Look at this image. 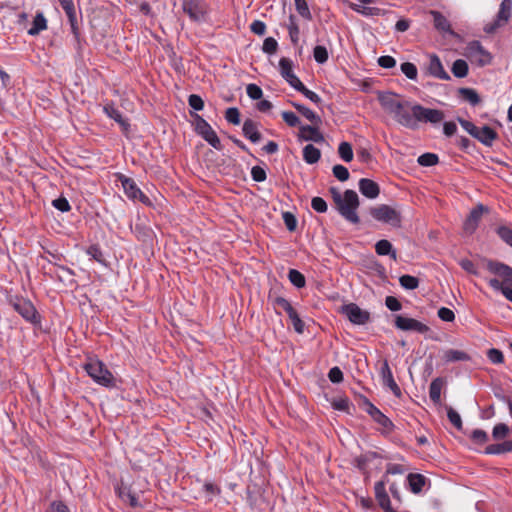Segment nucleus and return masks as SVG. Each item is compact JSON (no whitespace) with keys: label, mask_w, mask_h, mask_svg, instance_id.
<instances>
[{"label":"nucleus","mask_w":512,"mask_h":512,"mask_svg":"<svg viewBox=\"0 0 512 512\" xmlns=\"http://www.w3.org/2000/svg\"><path fill=\"white\" fill-rule=\"evenodd\" d=\"M465 55L471 62L479 66H485L491 62V55L487 52L479 41L470 42L465 50Z\"/></svg>","instance_id":"0eeeda50"},{"label":"nucleus","mask_w":512,"mask_h":512,"mask_svg":"<svg viewBox=\"0 0 512 512\" xmlns=\"http://www.w3.org/2000/svg\"><path fill=\"white\" fill-rule=\"evenodd\" d=\"M288 278L290 282L297 288H302L305 286V277L298 270H289Z\"/></svg>","instance_id":"ea45409f"},{"label":"nucleus","mask_w":512,"mask_h":512,"mask_svg":"<svg viewBox=\"0 0 512 512\" xmlns=\"http://www.w3.org/2000/svg\"><path fill=\"white\" fill-rule=\"evenodd\" d=\"M430 14L433 18V23L437 30L445 33H453L451 30L450 22L443 14L435 10L430 11Z\"/></svg>","instance_id":"412c9836"},{"label":"nucleus","mask_w":512,"mask_h":512,"mask_svg":"<svg viewBox=\"0 0 512 512\" xmlns=\"http://www.w3.org/2000/svg\"><path fill=\"white\" fill-rule=\"evenodd\" d=\"M509 433V427L504 423H499L494 426L492 436L496 440L505 438Z\"/></svg>","instance_id":"a18cd8bd"},{"label":"nucleus","mask_w":512,"mask_h":512,"mask_svg":"<svg viewBox=\"0 0 512 512\" xmlns=\"http://www.w3.org/2000/svg\"><path fill=\"white\" fill-rule=\"evenodd\" d=\"M375 251L378 255H381V256L390 255L391 258L394 260H396V258H397V253L393 249L392 244L388 240H385V239L379 240L375 244Z\"/></svg>","instance_id":"c85d7f7f"},{"label":"nucleus","mask_w":512,"mask_h":512,"mask_svg":"<svg viewBox=\"0 0 512 512\" xmlns=\"http://www.w3.org/2000/svg\"><path fill=\"white\" fill-rule=\"evenodd\" d=\"M401 71L408 79L415 80L417 78V67L411 62L402 63Z\"/></svg>","instance_id":"37998d69"},{"label":"nucleus","mask_w":512,"mask_h":512,"mask_svg":"<svg viewBox=\"0 0 512 512\" xmlns=\"http://www.w3.org/2000/svg\"><path fill=\"white\" fill-rule=\"evenodd\" d=\"M313 56L316 62L323 64L328 60V51L326 47L318 45L314 48Z\"/></svg>","instance_id":"49530a36"},{"label":"nucleus","mask_w":512,"mask_h":512,"mask_svg":"<svg viewBox=\"0 0 512 512\" xmlns=\"http://www.w3.org/2000/svg\"><path fill=\"white\" fill-rule=\"evenodd\" d=\"M447 416L449 421L458 429L462 427V420L458 412L452 408H448Z\"/></svg>","instance_id":"13d9d810"},{"label":"nucleus","mask_w":512,"mask_h":512,"mask_svg":"<svg viewBox=\"0 0 512 512\" xmlns=\"http://www.w3.org/2000/svg\"><path fill=\"white\" fill-rule=\"evenodd\" d=\"M333 175L339 180V181H346L349 178V171L348 169L343 165H335L333 167Z\"/></svg>","instance_id":"09e8293b"},{"label":"nucleus","mask_w":512,"mask_h":512,"mask_svg":"<svg viewBox=\"0 0 512 512\" xmlns=\"http://www.w3.org/2000/svg\"><path fill=\"white\" fill-rule=\"evenodd\" d=\"M417 162L424 167L434 166L438 163V156L433 153H424L418 157Z\"/></svg>","instance_id":"79ce46f5"},{"label":"nucleus","mask_w":512,"mask_h":512,"mask_svg":"<svg viewBox=\"0 0 512 512\" xmlns=\"http://www.w3.org/2000/svg\"><path fill=\"white\" fill-rule=\"evenodd\" d=\"M284 223L289 231H294L296 229L297 220L295 216L290 212L283 213Z\"/></svg>","instance_id":"680f3d73"},{"label":"nucleus","mask_w":512,"mask_h":512,"mask_svg":"<svg viewBox=\"0 0 512 512\" xmlns=\"http://www.w3.org/2000/svg\"><path fill=\"white\" fill-rule=\"evenodd\" d=\"M378 100L382 108L392 114L400 125L415 129V119L412 118V112L407 110L408 102L401 101L400 96L392 92L379 93Z\"/></svg>","instance_id":"f257e3e1"},{"label":"nucleus","mask_w":512,"mask_h":512,"mask_svg":"<svg viewBox=\"0 0 512 512\" xmlns=\"http://www.w3.org/2000/svg\"><path fill=\"white\" fill-rule=\"evenodd\" d=\"M338 154L345 162H350L353 159V149L350 143L341 142L338 147Z\"/></svg>","instance_id":"f704fd0d"},{"label":"nucleus","mask_w":512,"mask_h":512,"mask_svg":"<svg viewBox=\"0 0 512 512\" xmlns=\"http://www.w3.org/2000/svg\"><path fill=\"white\" fill-rule=\"evenodd\" d=\"M104 112L108 117L114 119L117 123H119L123 131H128L129 123L123 118L122 114L118 109H116L112 105H106L104 107Z\"/></svg>","instance_id":"a878e982"},{"label":"nucleus","mask_w":512,"mask_h":512,"mask_svg":"<svg viewBox=\"0 0 512 512\" xmlns=\"http://www.w3.org/2000/svg\"><path fill=\"white\" fill-rule=\"evenodd\" d=\"M369 415L381 426L384 428H390L392 426V422L388 417H386L377 407L370 404L368 408Z\"/></svg>","instance_id":"cd10ccee"},{"label":"nucleus","mask_w":512,"mask_h":512,"mask_svg":"<svg viewBox=\"0 0 512 512\" xmlns=\"http://www.w3.org/2000/svg\"><path fill=\"white\" fill-rule=\"evenodd\" d=\"M277 46V41L272 37H268L264 40L262 49L265 53L272 54L276 51Z\"/></svg>","instance_id":"052dcab7"},{"label":"nucleus","mask_w":512,"mask_h":512,"mask_svg":"<svg viewBox=\"0 0 512 512\" xmlns=\"http://www.w3.org/2000/svg\"><path fill=\"white\" fill-rule=\"evenodd\" d=\"M243 134L251 142L257 143L260 141V133L258 132L256 124L252 120H246L243 123Z\"/></svg>","instance_id":"393cba45"},{"label":"nucleus","mask_w":512,"mask_h":512,"mask_svg":"<svg viewBox=\"0 0 512 512\" xmlns=\"http://www.w3.org/2000/svg\"><path fill=\"white\" fill-rule=\"evenodd\" d=\"M475 138L483 144L490 146L496 138V132L488 126H482L479 128Z\"/></svg>","instance_id":"bb28decb"},{"label":"nucleus","mask_w":512,"mask_h":512,"mask_svg":"<svg viewBox=\"0 0 512 512\" xmlns=\"http://www.w3.org/2000/svg\"><path fill=\"white\" fill-rule=\"evenodd\" d=\"M341 312L348 318V320L355 325H365L370 320V313L361 309L355 303H349L341 308Z\"/></svg>","instance_id":"6e6552de"},{"label":"nucleus","mask_w":512,"mask_h":512,"mask_svg":"<svg viewBox=\"0 0 512 512\" xmlns=\"http://www.w3.org/2000/svg\"><path fill=\"white\" fill-rule=\"evenodd\" d=\"M52 205L61 212H67L71 209L68 200L64 197L54 199Z\"/></svg>","instance_id":"4d7b16f0"},{"label":"nucleus","mask_w":512,"mask_h":512,"mask_svg":"<svg viewBox=\"0 0 512 512\" xmlns=\"http://www.w3.org/2000/svg\"><path fill=\"white\" fill-rule=\"evenodd\" d=\"M410 490L417 494L420 493L425 485V477L421 474H409L407 477Z\"/></svg>","instance_id":"7c9ffc66"},{"label":"nucleus","mask_w":512,"mask_h":512,"mask_svg":"<svg viewBox=\"0 0 512 512\" xmlns=\"http://www.w3.org/2000/svg\"><path fill=\"white\" fill-rule=\"evenodd\" d=\"M182 8L193 21L200 22L205 19L207 8L202 0H183Z\"/></svg>","instance_id":"9d476101"},{"label":"nucleus","mask_w":512,"mask_h":512,"mask_svg":"<svg viewBox=\"0 0 512 512\" xmlns=\"http://www.w3.org/2000/svg\"><path fill=\"white\" fill-rule=\"evenodd\" d=\"M246 92L247 95L253 100H258L263 95L262 89L256 84L247 85Z\"/></svg>","instance_id":"864d4df0"},{"label":"nucleus","mask_w":512,"mask_h":512,"mask_svg":"<svg viewBox=\"0 0 512 512\" xmlns=\"http://www.w3.org/2000/svg\"><path fill=\"white\" fill-rule=\"evenodd\" d=\"M299 139L304 141H313L315 143L324 142V136L318 128L309 125L300 126Z\"/></svg>","instance_id":"dca6fc26"},{"label":"nucleus","mask_w":512,"mask_h":512,"mask_svg":"<svg viewBox=\"0 0 512 512\" xmlns=\"http://www.w3.org/2000/svg\"><path fill=\"white\" fill-rule=\"evenodd\" d=\"M381 378L383 381V384L390 388V390L394 393L396 396H400L401 391L397 383L395 382L393 378L392 371L387 363L385 361L383 363V366L381 367Z\"/></svg>","instance_id":"f3484780"},{"label":"nucleus","mask_w":512,"mask_h":512,"mask_svg":"<svg viewBox=\"0 0 512 512\" xmlns=\"http://www.w3.org/2000/svg\"><path fill=\"white\" fill-rule=\"evenodd\" d=\"M400 285L407 290L416 289L419 285V280L411 275H403L399 278Z\"/></svg>","instance_id":"a19ab883"},{"label":"nucleus","mask_w":512,"mask_h":512,"mask_svg":"<svg viewBox=\"0 0 512 512\" xmlns=\"http://www.w3.org/2000/svg\"><path fill=\"white\" fill-rule=\"evenodd\" d=\"M488 268L491 272L503 277L505 283H507L512 275V268L500 262H490Z\"/></svg>","instance_id":"b1692460"},{"label":"nucleus","mask_w":512,"mask_h":512,"mask_svg":"<svg viewBox=\"0 0 512 512\" xmlns=\"http://www.w3.org/2000/svg\"><path fill=\"white\" fill-rule=\"evenodd\" d=\"M395 326L403 331H417L420 333L428 331V327L422 322L401 315L396 316Z\"/></svg>","instance_id":"f8f14e48"},{"label":"nucleus","mask_w":512,"mask_h":512,"mask_svg":"<svg viewBox=\"0 0 512 512\" xmlns=\"http://www.w3.org/2000/svg\"><path fill=\"white\" fill-rule=\"evenodd\" d=\"M438 317L443 321L451 322L454 320L455 314L451 309L442 307L438 310Z\"/></svg>","instance_id":"0e129e2a"},{"label":"nucleus","mask_w":512,"mask_h":512,"mask_svg":"<svg viewBox=\"0 0 512 512\" xmlns=\"http://www.w3.org/2000/svg\"><path fill=\"white\" fill-rule=\"evenodd\" d=\"M330 192L340 215L353 224L359 223L360 220L356 212L359 207L358 194L354 190H346L341 194L335 188H331Z\"/></svg>","instance_id":"f03ea898"},{"label":"nucleus","mask_w":512,"mask_h":512,"mask_svg":"<svg viewBox=\"0 0 512 512\" xmlns=\"http://www.w3.org/2000/svg\"><path fill=\"white\" fill-rule=\"evenodd\" d=\"M487 357L493 364H501L504 361L503 353L495 348L488 350Z\"/></svg>","instance_id":"603ef678"},{"label":"nucleus","mask_w":512,"mask_h":512,"mask_svg":"<svg viewBox=\"0 0 512 512\" xmlns=\"http://www.w3.org/2000/svg\"><path fill=\"white\" fill-rule=\"evenodd\" d=\"M121 184L128 198L138 200L146 205L151 204L149 198L137 187L136 183L132 179L122 177Z\"/></svg>","instance_id":"9b49d317"},{"label":"nucleus","mask_w":512,"mask_h":512,"mask_svg":"<svg viewBox=\"0 0 512 512\" xmlns=\"http://www.w3.org/2000/svg\"><path fill=\"white\" fill-rule=\"evenodd\" d=\"M293 107L297 109L307 120L312 122L315 125H318L321 123V118L314 113L311 109L307 108L306 106L293 102Z\"/></svg>","instance_id":"473e14b6"},{"label":"nucleus","mask_w":512,"mask_h":512,"mask_svg":"<svg viewBox=\"0 0 512 512\" xmlns=\"http://www.w3.org/2000/svg\"><path fill=\"white\" fill-rule=\"evenodd\" d=\"M311 206L318 213H324L327 211V203L321 197H314L311 201Z\"/></svg>","instance_id":"5fc2aeb1"},{"label":"nucleus","mask_w":512,"mask_h":512,"mask_svg":"<svg viewBox=\"0 0 512 512\" xmlns=\"http://www.w3.org/2000/svg\"><path fill=\"white\" fill-rule=\"evenodd\" d=\"M279 69L281 76L293 87L297 86L299 78L293 72L292 61L288 58H281L279 61Z\"/></svg>","instance_id":"4468645a"},{"label":"nucleus","mask_w":512,"mask_h":512,"mask_svg":"<svg viewBox=\"0 0 512 512\" xmlns=\"http://www.w3.org/2000/svg\"><path fill=\"white\" fill-rule=\"evenodd\" d=\"M378 64L382 68L390 69L395 67L396 60L392 56H381L378 58Z\"/></svg>","instance_id":"338daca9"},{"label":"nucleus","mask_w":512,"mask_h":512,"mask_svg":"<svg viewBox=\"0 0 512 512\" xmlns=\"http://www.w3.org/2000/svg\"><path fill=\"white\" fill-rule=\"evenodd\" d=\"M321 152L312 144H308L303 148V159L308 164H314L319 161Z\"/></svg>","instance_id":"c756f323"},{"label":"nucleus","mask_w":512,"mask_h":512,"mask_svg":"<svg viewBox=\"0 0 512 512\" xmlns=\"http://www.w3.org/2000/svg\"><path fill=\"white\" fill-rule=\"evenodd\" d=\"M14 307L26 320L34 321L36 319V310L30 301H20Z\"/></svg>","instance_id":"aec40b11"},{"label":"nucleus","mask_w":512,"mask_h":512,"mask_svg":"<svg viewBox=\"0 0 512 512\" xmlns=\"http://www.w3.org/2000/svg\"><path fill=\"white\" fill-rule=\"evenodd\" d=\"M188 103L194 110L197 111L202 110L204 107V102L202 98L196 94H192L189 96Z\"/></svg>","instance_id":"e2e57ef3"},{"label":"nucleus","mask_w":512,"mask_h":512,"mask_svg":"<svg viewBox=\"0 0 512 512\" xmlns=\"http://www.w3.org/2000/svg\"><path fill=\"white\" fill-rule=\"evenodd\" d=\"M251 176L254 181L262 182L266 179V172L260 166H254L251 169Z\"/></svg>","instance_id":"69168bd1"},{"label":"nucleus","mask_w":512,"mask_h":512,"mask_svg":"<svg viewBox=\"0 0 512 512\" xmlns=\"http://www.w3.org/2000/svg\"><path fill=\"white\" fill-rule=\"evenodd\" d=\"M385 485H386V477H384V480L375 483L374 490H375L376 500L378 501L380 507L385 512H397L391 507L390 499L386 492Z\"/></svg>","instance_id":"ddd939ff"},{"label":"nucleus","mask_w":512,"mask_h":512,"mask_svg":"<svg viewBox=\"0 0 512 512\" xmlns=\"http://www.w3.org/2000/svg\"><path fill=\"white\" fill-rule=\"evenodd\" d=\"M485 210V207L481 204H479L477 207L471 210L470 214L468 215L467 219L464 222V231L468 234H472L476 228L478 227V224L481 220V217L483 215V212Z\"/></svg>","instance_id":"2eb2a0df"},{"label":"nucleus","mask_w":512,"mask_h":512,"mask_svg":"<svg viewBox=\"0 0 512 512\" xmlns=\"http://www.w3.org/2000/svg\"><path fill=\"white\" fill-rule=\"evenodd\" d=\"M49 512H70L69 508L61 501L51 503Z\"/></svg>","instance_id":"774afa93"},{"label":"nucleus","mask_w":512,"mask_h":512,"mask_svg":"<svg viewBox=\"0 0 512 512\" xmlns=\"http://www.w3.org/2000/svg\"><path fill=\"white\" fill-rule=\"evenodd\" d=\"M428 70L431 75L442 79V80H449L450 76L448 73L444 70L443 65L440 61V59L436 55H432L429 60V66Z\"/></svg>","instance_id":"6ab92c4d"},{"label":"nucleus","mask_w":512,"mask_h":512,"mask_svg":"<svg viewBox=\"0 0 512 512\" xmlns=\"http://www.w3.org/2000/svg\"><path fill=\"white\" fill-rule=\"evenodd\" d=\"M452 73L455 77L463 78L468 74V65L462 59L456 60L452 65Z\"/></svg>","instance_id":"c9c22d12"},{"label":"nucleus","mask_w":512,"mask_h":512,"mask_svg":"<svg viewBox=\"0 0 512 512\" xmlns=\"http://www.w3.org/2000/svg\"><path fill=\"white\" fill-rule=\"evenodd\" d=\"M225 118L229 123H232L234 125L240 123V114L237 108H228L225 113Z\"/></svg>","instance_id":"8fccbe9b"},{"label":"nucleus","mask_w":512,"mask_h":512,"mask_svg":"<svg viewBox=\"0 0 512 512\" xmlns=\"http://www.w3.org/2000/svg\"><path fill=\"white\" fill-rule=\"evenodd\" d=\"M412 118L415 119V129L419 122L438 124L444 119V113L438 109L426 108L415 104L410 107Z\"/></svg>","instance_id":"20e7f679"},{"label":"nucleus","mask_w":512,"mask_h":512,"mask_svg":"<svg viewBox=\"0 0 512 512\" xmlns=\"http://www.w3.org/2000/svg\"><path fill=\"white\" fill-rule=\"evenodd\" d=\"M297 91L301 92L306 98L312 101L315 104L320 103L321 98L315 92L307 89L302 82H299L295 88Z\"/></svg>","instance_id":"58836bf2"},{"label":"nucleus","mask_w":512,"mask_h":512,"mask_svg":"<svg viewBox=\"0 0 512 512\" xmlns=\"http://www.w3.org/2000/svg\"><path fill=\"white\" fill-rule=\"evenodd\" d=\"M442 359L445 363H450V362L467 361L470 359V357L465 351L456 350V349H447V350L443 351Z\"/></svg>","instance_id":"4be33fe9"},{"label":"nucleus","mask_w":512,"mask_h":512,"mask_svg":"<svg viewBox=\"0 0 512 512\" xmlns=\"http://www.w3.org/2000/svg\"><path fill=\"white\" fill-rule=\"evenodd\" d=\"M511 14L512 0H502L495 21L492 24L486 26L485 31L487 33H492L497 28L505 26L509 22Z\"/></svg>","instance_id":"1a4fd4ad"},{"label":"nucleus","mask_w":512,"mask_h":512,"mask_svg":"<svg viewBox=\"0 0 512 512\" xmlns=\"http://www.w3.org/2000/svg\"><path fill=\"white\" fill-rule=\"evenodd\" d=\"M289 36L291 41L296 44L299 40V27L297 25L296 19L293 15L289 17V23L287 25Z\"/></svg>","instance_id":"4c0bfd02"},{"label":"nucleus","mask_w":512,"mask_h":512,"mask_svg":"<svg viewBox=\"0 0 512 512\" xmlns=\"http://www.w3.org/2000/svg\"><path fill=\"white\" fill-rule=\"evenodd\" d=\"M359 190L367 198L374 199L379 195V186L376 182L363 178L359 181Z\"/></svg>","instance_id":"a211bd4d"},{"label":"nucleus","mask_w":512,"mask_h":512,"mask_svg":"<svg viewBox=\"0 0 512 512\" xmlns=\"http://www.w3.org/2000/svg\"><path fill=\"white\" fill-rule=\"evenodd\" d=\"M84 369L97 384L108 388L115 386V378L103 362L90 359L84 365Z\"/></svg>","instance_id":"7ed1b4c3"},{"label":"nucleus","mask_w":512,"mask_h":512,"mask_svg":"<svg viewBox=\"0 0 512 512\" xmlns=\"http://www.w3.org/2000/svg\"><path fill=\"white\" fill-rule=\"evenodd\" d=\"M499 237L512 247V229L508 227H499L497 230Z\"/></svg>","instance_id":"6e6d98bb"},{"label":"nucleus","mask_w":512,"mask_h":512,"mask_svg":"<svg viewBox=\"0 0 512 512\" xmlns=\"http://www.w3.org/2000/svg\"><path fill=\"white\" fill-rule=\"evenodd\" d=\"M370 215L377 221L398 227L401 223L400 213L385 204L370 209Z\"/></svg>","instance_id":"39448f33"},{"label":"nucleus","mask_w":512,"mask_h":512,"mask_svg":"<svg viewBox=\"0 0 512 512\" xmlns=\"http://www.w3.org/2000/svg\"><path fill=\"white\" fill-rule=\"evenodd\" d=\"M288 317L291 320L294 330L297 333L302 334L304 332V322L300 319L296 310L289 313Z\"/></svg>","instance_id":"c03bdc74"},{"label":"nucleus","mask_w":512,"mask_h":512,"mask_svg":"<svg viewBox=\"0 0 512 512\" xmlns=\"http://www.w3.org/2000/svg\"><path fill=\"white\" fill-rule=\"evenodd\" d=\"M62 9L65 11L70 23L74 25L76 22V11L73 0H59Z\"/></svg>","instance_id":"72a5a7b5"},{"label":"nucleus","mask_w":512,"mask_h":512,"mask_svg":"<svg viewBox=\"0 0 512 512\" xmlns=\"http://www.w3.org/2000/svg\"><path fill=\"white\" fill-rule=\"evenodd\" d=\"M443 387V380L441 378H435L429 387V397L435 403H439L441 400V390Z\"/></svg>","instance_id":"2f4dec72"},{"label":"nucleus","mask_w":512,"mask_h":512,"mask_svg":"<svg viewBox=\"0 0 512 512\" xmlns=\"http://www.w3.org/2000/svg\"><path fill=\"white\" fill-rule=\"evenodd\" d=\"M460 95L463 99L468 101L472 105H477L480 102L479 95L474 89L471 88H461L459 90Z\"/></svg>","instance_id":"e433bc0d"},{"label":"nucleus","mask_w":512,"mask_h":512,"mask_svg":"<svg viewBox=\"0 0 512 512\" xmlns=\"http://www.w3.org/2000/svg\"><path fill=\"white\" fill-rule=\"evenodd\" d=\"M459 123L466 132H468L474 138L476 137L480 127H477L472 122L464 119H459Z\"/></svg>","instance_id":"bf43d9fd"},{"label":"nucleus","mask_w":512,"mask_h":512,"mask_svg":"<svg viewBox=\"0 0 512 512\" xmlns=\"http://www.w3.org/2000/svg\"><path fill=\"white\" fill-rule=\"evenodd\" d=\"M195 130L213 148L217 150L222 149L220 139L218 138L216 132L213 130L211 125L199 115H197L195 119Z\"/></svg>","instance_id":"423d86ee"},{"label":"nucleus","mask_w":512,"mask_h":512,"mask_svg":"<svg viewBox=\"0 0 512 512\" xmlns=\"http://www.w3.org/2000/svg\"><path fill=\"white\" fill-rule=\"evenodd\" d=\"M47 29V20L42 12H38L32 22L31 28L28 29L27 33L30 36H36L42 31Z\"/></svg>","instance_id":"5701e85b"},{"label":"nucleus","mask_w":512,"mask_h":512,"mask_svg":"<svg viewBox=\"0 0 512 512\" xmlns=\"http://www.w3.org/2000/svg\"><path fill=\"white\" fill-rule=\"evenodd\" d=\"M281 115H282L283 120L286 122V124L291 127H296L300 124V120H299L298 116L293 112L284 111V112H282Z\"/></svg>","instance_id":"3c124183"},{"label":"nucleus","mask_w":512,"mask_h":512,"mask_svg":"<svg viewBox=\"0 0 512 512\" xmlns=\"http://www.w3.org/2000/svg\"><path fill=\"white\" fill-rule=\"evenodd\" d=\"M294 2L298 13L305 19H311V13L306 0H294Z\"/></svg>","instance_id":"de8ad7c7"}]
</instances>
